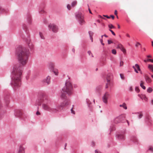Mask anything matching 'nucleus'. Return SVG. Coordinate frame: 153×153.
Here are the masks:
<instances>
[{
    "label": "nucleus",
    "mask_w": 153,
    "mask_h": 153,
    "mask_svg": "<svg viewBox=\"0 0 153 153\" xmlns=\"http://www.w3.org/2000/svg\"><path fill=\"white\" fill-rule=\"evenodd\" d=\"M17 54L19 62L21 65H15L11 73V84L15 88L19 87L21 85V77L22 72V66L25 65L27 63L29 51L26 48L19 47L17 49Z\"/></svg>",
    "instance_id": "obj_1"
},
{
    "label": "nucleus",
    "mask_w": 153,
    "mask_h": 153,
    "mask_svg": "<svg viewBox=\"0 0 153 153\" xmlns=\"http://www.w3.org/2000/svg\"><path fill=\"white\" fill-rule=\"evenodd\" d=\"M73 86L71 83L69 81H66L65 84V86L62 89L60 97L62 99L65 98L66 97V94L64 92H66L68 95H71L73 93Z\"/></svg>",
    "instance_id": "obj_2"
},
{
    "label": "nucleus",
    "mask_w": 153,
    "mask_h": 153,
    "mask_svg": "<svg viewBox=\"0 0 153 153\" xmlns=\"http://www.w3.org/2000/svg\"><path fill=\"white\" fill-rule=\"evenodd\" d=\"M48 99L46 97H44L41 100L43 102L42 104V108L43 109L45 110L53 113L58 112V109H57L56 108H51L46 103V101Z\"/></svg>",
    "instance_id": "obj_3"
},
{
    "label": "nucleus",
    "mask_w": 153,
    "mask_h": 153,
    "mask_svg": "<svg viewBox=\"0 0 153 153\" xmlns=\"http://www.w3.org/2000/svg\"><path fill=\"white\" fill-rule=\"evenodd\" d=\"M68 104V101L67 100L63 102L60 104L58 103H56L55 104L56 107L57 109H58V112L62 110L63 108L67 106Z\"/></svg>",
    "instance_id": "obj_4"
},
{
    "label": "nucleus",
    "mask_w": 153,
    "mask_h": 153,
    "mask_svg": "<svg viewBox=\"0 0 153 153\" xmlns=\"http://www.w3.org/2000/svg\"><path fill=\"white\" fill-rule=\"evenodd\" d=\"M76 16L80 25H82L85 24V22L84 19L83 15L81 13H76Z\"/></svg>",
    "instance_id": "obj_5"
},
{
    "label": "nucleus",
    "mask_w": 153,
    "mask_h": 153,
    "mask_svg": "<svg viewBox=\"0 0 153 153\" xmlns=\"http://www.w3.org/2000/svg\"><path fill=\"white\" fill-rule=\"evenodd\" d=\"M48 27L54 33H56L58 30V27L54 24H50L48 26Z\"/></svg>",
    "instance_id": "obj_6"
},
{
    "label": "nucleus",
    "mask_w": 153,
    "mask_h": 153,
    "mask_svg": "<svg viewBox=\"0 0 153 153\" xmlns=\"http://www.w3.org/2000/svg\"><path fill=\"white\" fill-rule=\"evenodd\" d=\"M125 118V115L124 114H121L120 116L116 117L114 120V122L116 123L122 122L124 120Z\"/></svg>",
    "instance_id": "obj_7"
},
{
    "label": "nucleus",
    "mask_w": 153,
    "mask_h": 153,
    "mask_svg": "<svg viewBox=\"0 0 153 153\" xmlns=\"http://www.w3.org/2000/svg\"><path fill=\"white\" fill-rule=\"evenodd\" d=\"M110 94L108 92H106L104 94L102 97V99L103 102L107 104L108 103V99L110 96Z\"/></svg>",
    "instance_id": "obj_8"
},
{
    "label": "nucleus",
    "mask_w": 153,
    "mask_h": 153,
    "mask_svg": "<svg viewBox=\"0 0 153 153\" xmlns=\"http://www.w3.org/2000/svg\"><path fill=\"white\" fill-rule=\"evenodd\" d=\"M111 76V75L110 74H108L107 75V77H106L107 82L106 83V85L105 86L106 88H108V86L110 85Z\"/></svg>",
    "instance_id": "obj_9"
},
{
    "label": "nucleus",
    "mask_w": 153,
    "mask_h": 153,
    "mask_svg": "<svg viewBox=\"0 0 153 153\" xmlns=\"http://www.w3.org/2000/svg\"><path fill=\"white\" fill-rule=\"evenodd\" d=\"M132 68L134 69L135 71L137 73H138V71H141L140 66L137 64H136L135 65L133 66Z\"/></svg>",
    "instance_id": "obj_10"
},
{
    "label": "nucleus",
    "mask_w": 153,
    "mask_h": 153,
    "mask_svg": "<svg viewBox=\"0 0 153 153\" xmlns=\"http://www.w3.org/2000/svg\"><path fill=\"white\" fill-rule=\"evenodd\" d=\"M25 149L22 145L19 146L18 153H25Z\"/></svg>",
    "instance_id": "obj_11"
},
{
    "label": "nucleus",
    "mask_w": 153,
    "mask_h": 153,
    "mask_svg": "<svg viewBox=\"0 0 153 153\" xmlns=\"http://www.w3.org/2000/svg\"><path fill=\"white\" fill-rule=\"evenodd\" d=\"M117 138L119 140H124L125 138V135L124 134H120L117 135Z\"/></svg>",
    "instance_id": "obj_12"
},
{
    "label": "nucleus",
    "mask_w": 153,
    "mask_h": 153,
    "mask_svg": "<svg viewBox=\"0 0 153 153\" xmlns=\"http://www.w3.org/2000/svg\"><path fill=\"white\" fill-rule=\"evenodd\" d=\"M50 77L48 76L44 80V82L47 83L48 84H49L50 82Z\"/></svg>",
    "instance_id": "obj_13"
},
{
    "label": "nucleus",
    "mask_w": 153,
    "mask_h": 153,
    "mask_svg": "<svg viewBox=\"0 0 153 153\" xmlns=\"http://www.w3.org/2000/svg\"><path fill=\"white\" fill-rule=\"evenodd\" d=\"M4 100L7 104H8L10 102V98L9 96L5 97L4 98Z\"/></svg>",
    "instance_id": "obj_14"
},
{
    "label": "nucleus",
    "mask_w": 153,
    "mask_h": 153,
    "mask_svg": "<svg viewBox=\"0 0 153 153\" xmlns=\"http://www.w3.org/2000/svg\"><path fill=\"white\" fill-rule=\"evenodd\" d=\"M138 114V117L139 119L141 118L143 116V113L142 112H138L137 113Z\"/></svg>",
    "instance_id": "obj_15"
},
{
    "label": "nucleus",
    "mask_w": 153,
    "mask_h": 153,
    "mask_svg": "<svg viewBox=\"0 0 153 153\" xmlns=\"http://www.w3.org/2000/svg\"><path fill=\"white\" fill-rule=\"evenodd\" d=\"M88 33H89V34L90 35L91 39V42H92L93 41V39L92 36L93 35V33L91 31H89Z\"/></svg>",
    "instance_id": "obj_16"
},
{
    "label": "nucleus",
    "mask_w": 153,
    "mask_h": 153,
    "mask_svg": "<svg viewBox=\"0 0 153 153\" xmlns=\"http://www.w3.org/2000/svg\"><path fill=\"white\" fill-rule=\"evenodd\" d=\"M144 82L143 81H141L140 82V86L143 89H146V87L143 85L144 84Z\"/></svg>",
    "instance_id": "obj_17"
},
{
    "label": "nucleus",
    "mask_w": 153,
    "mask_h": 153,
    "mask_svg": "<svg viewBox=\"0 0 153 153\" xmlns=\"http://www.w3.org/2000/svg\"><path fill=\"white\" fill-rule=\"evenodd\" d=\"M120 107H123V108L125 109H127V107L126 106V104L125 103H123V104L120 105Z\"/></svg>",
    "instance_id": "obj_18"
},
{
    "label": "nucleus",
    "mask_w": 153,
    "mask_h": 153,
    "mask_svg": "<svg viewBox=\"0 0 153 153\" xmlns=\"http://www.w3.org/2000/svg\"><path fill=\"white\" fill-rule=\"evenodd\" d=\"M146 82L148 83L151 82L152 81V80H151V79L147 76H146Z\"/></svg>",
    "instance_id": "obj_19"
},
{
    "label": "nucleus",
    "mask_w": 153,
    "mask_h": 153,
    "mask_svg": "<svg viewBox=\"0 0 153 153\" xmlns=\"http://www.w3.org/2000/svg\"><path fill=\"white\" fill-rule=\"evenodd\" d=\"M149 69L153 72V65H148Z\"/></svg>",
    "instance_id": "obj_20"
},
{
    "label": "nucleus",
    "mask_w": 153,
    "mask_h": 153,
    "mask_svg": "<svg viewBox=\"0 0 153 153\" xmlns=\"http://www.w3.org/2000/svg\"><path fill=\"white\" fill-rule=\"evenodd\" d=\"M144 62H146L148 61H150L151 62L153 63V59H147L146 60H144Z\"/></svg>",
    "instance_id": "obj_21"
},
{
    "label": "nucleus",
    "mask_w": 153,
    "mask_h": 153,
    "mask_svg": "<svg viewBox=\"0 0 153 153\" xmlns=\"http://www.w3.org/2000/svg\"><path fill=\"white\" fill-rule=\"evenodd\" d=\"M77 4V1H73L72 4L71 6L73 7H74Z\"/></svg>",
    "instance_id": "obj_22"
},
{
    "label": "nucleus",
    "mask_w": 153,
    "mask_h": 153,
    "mask_svg": "<svg viewBox=\"0 0 153 153\" xmlns=\"http://www.w3.org/2000/svg\"><path fill=\"white\" fill-rule=\"evenodd\" d=\"M123 45H122L121 44H119L117 46V48H119L120 49H121V48L123 47Z\"/></svg>",
    "instance_id": "obj_23"
},
{
    "label": "nucleus",
    "mask_w": 153,
    "mask_h": 153,
    "mask_svg": "<svg viewBox=\"0 0 153 153\" xmlns=\"http://www.w3.org/2000/svg\"><path fill=\"white\" fill-rule=\"evenodd\" d=\"M17 112L18 113H19V114L18 115L17 114H15V115L18 117H19L21 116V115H22V112H21L19 111H18Z\"/></svg>",
    "instance_id": "obj_24"
},
{
    "label": "nucleus",
    "mask_w": 153,
    "mask_h": 153,
    "mask_svg": "<svg viewBox=\"0 0 153 153\" xmlns=\"http://www.w3.org/2000/svg\"><path fill=\"white\" fill-rule=\"evenodd\" d=\"M152 91V88H149L147 90V91L149 93H151Z\"/></svg>",
    "instance_id": "obj_25"
},
{
    "label": "nucleus",
    "mask_w": 153,
    "mask_h": 153,
    "mask_svg": "<svg viewBox=\"0 0 153 153\" xmlns=\"http://www.w3.org/2000/svg\"><path fill=\"white\" fill-rule=\"evenodd\" d=\"M53 72L56 75H58V71L57 70H54Z\"/></svg>",
    "instance_id": "obj_26"
},
{
    "label": "nucleus",
    "mask_w": 153,
    "mask_h": 153,
    "mask_svg": "<svg viewBox=\"0 0 153 153\" xmlns=\"http://www.w3.org/2000/svg\"><path fill=\"white\" fill-rule=\"evenodd\" d=\"M39 35H40V36L41 37V38L42 39H45V37H44L43 36V34H42V33L41 32H40L39 33Z\"/></svg>",
    "instance_id": "obj_27"
},
{
    "label": "nucleus",
    "mask_w": 153,
    "mask_h": 153,
    "mask_svg": "<svg viewBox=\"0 0 153 153\" xmlns=\"http://www.w3.org/2000/svg\"><path fill=\"white\" fill-rule=\"evenodd\" d=\"M135 91L137 93H139L140 91V90L138 87H135Z\"/></svg>",
    "instance_id": "obj_28"
},
{
    "label": "nucleus",
    "mask_w": 153,
    "mask_h": 153,
    "mask_svg": "<svg viewBox=\"0 0 153 153\" xmlns=\"http://www.w3.org/2000/svg\"><path fill=\"white\" fill-rule=\"evenodd\" d=\"M121 50L123 52V53H126V50L125 49V48H124L123 47L121 48Z\"/></svg>",
    "instance_id": "obj_29"
},
{
    "label": "nucleus",
    "mask_w": 153,
    "mask_h": 153,
    "mask_svg": "<svg viewBox=\"0 0 153 153\" xmlns=\"http://www.w3.org/2000/svg\"><path fill=\"white\" fill-rule=\"evenodd\" d=\"M108 27L110 29H112L115 28V27L112 24L108 25Z\"/></svg>",
    "instance_id": "obj_30"
},
{
    "label": "nucleus",
    "mask_w": 153,
    "mask_h": 153,
    "mask_svg": "<svg viewBox=\"0 0 153 153\" xmlns=\"http://www.w3.org/2000/svg\"><path fill=\"white\" fill-rule=\"evenodd\" d=\"M112 53L114 54H116L117 53L115 49H113L112 50Z\"/></svg>",
    "instance_id": "obj_31"
},
{
    "label": "nucleus",
    "mask_w": 153,
    "mask_h": 153,
    "mask_svg": "<svg viewBox=\"0 0 153 153\" xmlns=\"http://www.w3.org/2000/svg\"><path fill=\"white\" fill-rule=\"evenodd\" d=\"M28 46L30 47V48H32L33 47V45H32L31 43H29L28 44Z\"/></svg>",
    "instance_id": "obj_32"
},
{
    "label": "nucleus",
    "mask_w": 153,
    "mask_h": 153,
    "mask_svg": "<svg viewBox=\"0 0 153 153\" xmlns=\"http://www.w3.org/2000/svg\"><path fill=\"white\" fill-rule=\"evenodd\" d=\"M149 149L152 152H153V147L151 146L150 147Z\"/></svg>",
    "instance_id": "obj_33"
},
{
    "label": "nucleus",
    "mask_w": 153,
    "mask_h": 153,
    "mask_svg": "<svg viewBox=\"0 0 153 153\" xmlns=\"http://www.w3.org/2000/svg\"><path fill=\"white\" fill-rule=\"evenodd\" d=\"M123 61H121L120 62V66H123Z\"/></svg>",
    "instance_id": "obj_34"
},
{
    "label": "nucleus",
    "mask_w": 153,
    "mask_h": 153,
    "mask_svg": "<svg viewBox=\"0 0 153 153\" xmlns=\"http://www.w3.org/2000/svg\"><path fill=\"white\" fill-rule=\"evenodd\" d=\"M108 44H111V43H112L113 42L111 40H108Z\"/></svg>",
    "instance_id": "obj_35"
},
{
    "label": "nucleus",
    "mask_w": 153,
    "mask_h": 153,
    "mask_svg": "<svg viewBox=\"0 0 153 153\" xmlns=\"http://www.w3.org/2000/svg\"><path fill=\"white\" fill-rule=\"evenodd\" d=\"M71 112L74 114H75V111L73 110V108H71Z\"/></svg>",
    "instance_id": "obj_36"
},
{
    "label": "nucleus",
    "mask_w": 153,
    "mask_h": 153,
    "mask_svg": "<svg viewBox=\"0 0 153 153\" xmlns=\"http://www.w3.org/2000/svg\"><path fill=\"white\" fill-rule=\"evenodd\" d=\"M109 30L111 32L113 35L114 36L115 35V34L112 30Z\"/></svg>",
    "instance_id": "obj_37"
},
{
    "label": "nucleus",
    "mask_w": 153,
    "mask_h": 153,
    "mask_svg": "<svg viewBox=\"0 0 153 153\" xmlns=\"http://www.w3.org/2000/svg\"><path fill=\"white\" fill-rule=\"evenodd\" d=\"M120 77L122 79H124V77L123 76V75L122 74H120Z\"/></svg>",
    "instance_id": "obj_38"
},
{
    "label": "nucleus",
    "mask_w": 153,
    "mask_h": 153,
    "mask_svg": "<svg viewBox=\"0 0 153 153\" xmlns=\"http://www.w3.org/2000/svg\"><path fill=\"white\" fill-rule=\"evenodd\" d=\"M95 153H102L98 150H96L95 151Z\"/></svg>",
    "instance_id": "obj_39"
},
{
    "label": "nucleus",
    "mask_w": 153,
    "mask_h": 153,
    "mask_svg": "<svg viewBox=\"0 0 153 153\" xmlns=\"http://www.w3.org/2000/svg\"><path fill=\"white\" fill-rule=\"evenodd\" d=\"M140 45V44L138 42H137V43L136 44V45H135V46L136 47H138V46L139 45Z\"/></svg>",
    "instance_id": "obj_40"
},
{
    "label": "nucleus",
    "mask_w": 153,
    "mask_h": 153,
    "mask_svg": "<svg viewBox=\"0 0 153 153\" xmlns=\"http://www.w3.org/2000/svg\"><path fill=\"white\" fill-rule=\"evenodd\" d=\"M67 7L68 10H70L71 9V6L69 4L67 5Z\"/></svg>",
    "instance_id": "obj_41"
},
{
    "label": "nucleus",
    "mask_w": 153,
    "mask_h": 153,
    "mask_svg": "<svg viewBox=\"0 0 153 153\" xmlns=\"http://www.w3.org/2000/svg\"><path fill=\"white\" fill-rule=\"evenodd\" d=\"M39 12L40 13H42L44 12V11L43 10H42L40 11Z\"/></svg>",
    "instance_id": "obj_42"
},
{
    "label": "nucleus",
    "mask_w": 153,
    "mask_h": 153,
    "mask_svg": "<svg viewBox=\"0 0 153 153\" xmlns=\"http://www.w3.org/2000/svg\"><path fill=\"white\" fill-rule=\"evenodd\" d=\"M143 97V98L146 100L147 99V98L146 97L143 95L142 96Z\"/></svg>",
    "instance_id": "obj_43"
},
{
    "label": "nucleus",
    "mask_w": 153,
    "mask_h": 153,
    "mask_svg": "<svg viewBox=\"0 0 153 153\" xmlns=\"http://www.w3.org/2000/svg\"><path fill=\"white\" fill-rule=\"evenodd\" d=\"M129 90L130 91H132L133 90V88L132 87H131V86L130 87Z\"/></svg>",
    "instance_id": "obj_44"
},
{
    "label": "nucleus",
    "mask_w": 153,
    "mask_h": 153,
    "mask_svg": "<svg viewBox=\"0 0 153 153\" xmlns=\"http://www.w3.org/2000/svg\"><path fill=\"white\" fill-rule=\"evenodd\" d=\"M40 113L38 111L36 113V114L37 115H40Z\"/></svg>",
    "instance_id": "obj_45"
},
{
    "label": "nucleus",
    "mask_w": 153,
    "mask_h": 153,
    "mask_svg": "<svg viewBox=\"0 0 153 153\" xmlns=\"http://www.w3.org/2000/svg\"><path fill=\"white\" fill-rule=\"evenodd\" d=\"M104 16L105 17H106L108 19H110V17L108 16L107 15H104Z\"/></svg>",
    "instance_id": "obj_46"
},
{
    "label": "nucleus",
    "mask_w": 153,
    "mask_h": 153,
    "mask_svg": "<svg viewBox=\"0 0 153 153\" xmlns=\"http://www.w3.org/2000/svg\"><path fill=\"white\" fill-rule=\"evenodd\" d=\"M88 53L89 54V55H91V51H88Z\"/></svg>",
    "instance_id": "obj_47"
},
{
    "label": "nucleus",
    "mask_w": 153,
    "mask_h": 153,
    "mask_svg": "<svg viewBox=\"0 0 153 153\" xmlns=\"http://www.w3.org/2000/svg\"><path fill=\"white\" fill-rule=\"evenodd\" d=\"M114 14L115 15H117V11L116 10H115L114 12Z\"/></svg>",
    "instance_id": "obj_48"
},
{
    "label": "nucleus",
    "mask_w": 153,
    "mask_h": 153,
    "mask_svg": "<svg viewBox=\"0 0 153 153\" xmlns=\"http://www.w3.org/2000/svg\"><path fill=\"white\" fill-rule=\"evenodd\" d=\"M126 36L129 38L130 37V36L129 35L128 33H127L126 34Z\"/></svg>",
    "instance_id": "obj_49"
},
{
    "label": "nucleus",
    "mask_w": 153,
    "mask_h": 153,
    "mask_svg": "<svg viewBox=\"0 0 153 153\" xmlns=\"http://www.w3.org/2000/svg\"><path fill=\"white\" fill-rule=\"evenodd\" d=\"M111 17L113 19H114V17L113 15H111Z\"/></svg>",
    "instance_id": "obj_50"
},
{
    "label": "nucleus",
    "mask_w": 153,
    "mask_h": 153,
    "mask_svg": "<svg viewBox=\"0 0 153 153\" xmlns=\"http://www.w3.org/2000/svg\"><path fill=\"white\" fill-rule=\"evenodd\" d=\"M103 36H105L106 37H108V36H107L105 34L104 35H102V38Z\"/></svg>",
    "instance_id": "obj_51"
},
{
    "label": "nucleus",
    "mask_w": 153,
    "mask_h": 153,
    "mask_svg": "<svg viewBox=\"0 0 153 153\" xmlns=\"http://www.w3.org/2000/svg\"><path fill=\"white\" fill-rule=\"evenodd\" d=\"M147 57H148V58H151L152 57V56L151 55H148Z\"/></svg>",
    "instance_id": "obj_52"
},
{
    "label": "nucleus",
    "mask_w": 153,
    "mask_h": 153,
    "mask_svg": "<svg viewBox=\"0 0 153 153\" xmlns=\"http://www.w3.org/2000/svg\"><path fill=\"white\" fill-rule=\"evenodd\" d=\"M138 96L140 97V98H141L142 99H143V98L142 97V96L140 95V94H138Z\"/></svg>",
    "instance_id": "obj_53"
},
{
    "label": "nucleus",
    "mask_w": 153,
    "mask_h": 153,
    "mask_svg": "<svg viewBox=\"0 0 153 153\" xmlns=\"http://www.w3.org/2000/svg\"><path fill=\"white\" fill-rule=\"evenodd\" d=\"M88 10H89V12L90 13H91V14H92V13H91V10H90V9L89 8V9H88Z\"/></svg>",
    "instance_id": "obj_54"
},
{
    "label": "nucleus",
    "mask_w": 153,
    "mask_h": 153,
    "mask_svg": "<svg viewBox=\"0 0 153 153\" xmlns=\"http://www.w3.org/2000/svg\"><path fill=\"white\" fill-rule=\"evenodd\" d=\"M117 26H118V28L119 29H120V25H118Z\"/></svg>",
    "instance_id": "obj_55"
},
{
    "label": "nucleus",
    "mask_w": 153,
    "mask_h": 153,
    "mask_svg": "<svg viewBox=\"0 0 153 153\" xmlns=\"http://www.w3.org/2000/svg\"><path fill=\"white\" fill-rule=\"evenodd\" d=\"M72 51L74 53L75 51V49H72Z\"/></svg>",
    "instance_id": "obj_56"
},
{
    "label": "nucleus",
    "mask_w": 153,
    "mask_h": 153,
    "mask_svg": "<svg viewBox=\"0 0 153 153\" xmlns=\"http://www.w3.org/2000/svg\"><path fill=\"white\" fill-rule=\"evenodd\" d=\"M100 42H101V43L102 42L103 40H102V39L100 40Z\"/></svg>",
    "instance_id": "obj_57"
},
{
    "label": "nucleus",
    "mask_w": 153,
    "mask_h": 153,
    "mask_svg": "<svg viewBox=\"0 0 153 153\" xmlns=\"http://www.w3.org/2000/svg\"><path fill=\"white\" fill-rule=\"evenodd\" d=\"M151 103H152L153 104V100H152V101H151Z\"/></svg>",
    "instance_id": "obj_58"
},
{
    "label": "nucleus",
    "mask_w": 153,
    "mask_h": 153,
    "mask_svg": "<svg viewBox=\"0 0 153 153\" xmlns=\"http://www.w3.org/2000/svg\"><path fill=\"white\" fill-rule=\"evenodd\" d=\"M152 46L153 47V41H152Z\"/></svg>",
    "instance_id": "obj_59"
},
{
    "label": "nucleus",
    "mask_w": 153,
    "mask_h": 153,
    "mask_svg": "<svg viewBox=\"0 0 153 153\" xmlns=\"http://www.w3.org/2000/svg\"><path fill=\"white\" fill-rule=\"evenodd\" d=\"M101 44H102V45H104V43H103V42L101 43Z\"/></svg>",
    "instance_id": "obj_60"
},
{
    "label": "nucleus",
    "mask_w": 153,
    "mask_h": 153,
    "mask_svg": "<svg viewBox=\"0 0 153 153\" xmlns=\"http://www.w3.org/2000/svg\"><path fill=\"white\" fill-rule=\"evenodd\" d=\"M66 146H67V144H66H66H65V147Z\"/></svg>",
    "instance_id": "obj_61"
},
{
    "label": "nucleus",
    "mask_w": 153,
    "mask_h": 153,
    "mask_svg": "<svg viewBox=\"0 0 153 153\" xmlns=\"http://www.w3.org/2000/svg\"><path fill=\"white\" fill-rule=\"evenodd\" d=\"M151 76H152V78H153V75H152Z\"/></svg>",
    "instance_id": "obj_62"
},
{
    "label": "nucleus",
    "mask_w": 153,
    "mask_h": 153,
    "mask_svg": "<svg viewBox=\"0 0 153 153\" xmlns=\"http://www.w3.org/2000/svg\"><path fill=\"white\" fill-rule=\"evenodd\" d=\"M127 122L128 124V120H127Z\"/></svg>",
    "instance_id": "obj_63"
},
{
    "label": "nucleus",
    "mask_w": 153,
    "mask_h": 153,
    "mask_svg": "<svg viewBox=\"0 0 153 153\" xmlns=\"http://www.w3.org/2000/svg\"><path fill=\"white\" fill-rule=\"evenodd\" d=\"M117 18H118V16H117Z\"/></svg>",
    "instance_id": "obj_64"
}]
</instances>
